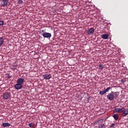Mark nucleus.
Instances as JSON below:
<instances>
[{"label":"nucleus","mask_w":128,"mask_h":128,"mask_svg":"<svg viewBox=\"0 0 128 128\" xmlns=\"http://www.w3.org/2000/svg\"><path fill=\"white\" fill-rule=\"evenodd\" d=\"M101 36L103 40H108V38L109 36L108 34H102Z\"/></svg>","instance_id":"9d476101"},{"label":"nucleus","mask_w":128,"mask_h":128,"mask_svg":"<svg viewBox=\"0 0 128 128\" xmlns=\"http://www.w3.org/2000/svg\"><path fill=\"white\" fill-rule=\"evenodd\" d=\"M113 118H114L115 120H118V114H114Z\"/></svg>","instance_id":"2eb2a0df"},{"label":"nucleus","mask_w":128,"mask_h":128,"mask_svg":"<svg viewBox=\"0 0 128 128\" xmlns=\"http://www.w3.org/2000/svg\"><path fill=\"white\" fill-rule=\"evenodd\" d=\"M3 100H10V96H12V95L10 94V92H6L3 95H2Z\"/></svg>","instance_id":"f03ea898"},{"label":"nucleus","mask_w":128,"mask_h":128,"mask_svg":"<svg viewBox=\"0 0 128 128\" xmlns=\"http://www.w3.org/2000/svg\"><path fill=\"white\" fill-rule=\"evenodd\" d=\"M4 21L0 20V26H4Z\"/></svg>","instance_id":"412c9836"},{"label":"nucleus","mask_w":128,"mask_h":128,"mask_svg":"<svg viewBox=\"0 0 128 128\" xmlns=\"http://www.w3.org/2000/svg\"><path fill=\"white\" fill-rule=\"evenodd\" d=\"M42 36L44 38H52V34L50 32H44L42 34Z\"/></svg>","instance_id":"20e7f679"},{"label":"nucleus","mask_w":128,"mask_h":128,"mask_svg":"<svg viewBox=\"0 0 128 128\" xmlns=\"http://www.w3.org/2000/svg\"><path fill=\"white\" fill-rule=\"evenodd\" d=\"M28 126L30 128H34V124L33 123H29Z\"/></svg>","instance_id":"6ab92c4d"},{"label":"nucleus","mask_w":128,"mask_h":128,"mask_svg":"<svg viewBox=\"0 0 128 128\" xmlns=\"http://www.w3.org/2000/svg\"><path fill=\"white\" fill-rule=\"evenodd\" d=\"M128 108L126 110L124 108V110L123 111V113L122 114V116L124 117L126 116H128Z\"/></svg>","instance_id":"1a4fd4ad"},{"label":"nucleus","mask_w":128,"mask_h":128,"mask_svg":"<svg viewBox=\"0 0 128 128\" xmlns=\"http://www.w3.org/2000/svg\"><path fill=\"white\" fill-rule=\"evenodd\" d=\"M99 68H100V70H104V65L100 64Z\"/></svg>","instance_id":"aec40b11"},{"label":"nucleus","mask_w":128,"mask_h":128,"mask_svg":"<svg viewBox=\"0 0 128 128\" xmlns=\"http://www.w3.org/2000/svg\"><path fill=\"white\" fill-rule=\"evenodd\" d=\"M102 122H104V119L101 118L98 120L96 121L95 124H102Z\"/></svg>","instance_id":"ddd939ff"},{"label":"nucleus","mask_w":128,"mask_h":128,"mask_svg":"<svg viewBox=\"0 0 128 128\" xmlns=\"http://www.w3.org/2000/svg\"><path fill=\"white\" fill-rule=\"evenodd\" d=\"M98 128H106V125L104 124H100L98 126Z\"/></svg>","instance_id":"f3484780"},{"label":"nucleus","mask_w":128,"mask_h":128,"mask_svg":"<svg viewBox=\"0 0 128 128\" xmlns=\"http://www.w3.org/2000/svg\"><path fill=\"white\" fill-rule=\"evenodd\" d=\"M8 0H3L1 2V6H3V8H4V6H8Z\"/></svg>","instance_id":"39448f33"},{"label":"nucleus","mask_w":128,"mask_h":128,"mask_svg":"<svg viewBox=\"0 0 128 128\" xmlns=\"http://www.w3.org/2000/svg\"><path fill=\"white\" fill-rule=\"evenodd\" d=\"M121 82H122L123 84L126 82V80L124 79L121 80Z\"/></svg>","instance_id":"393cba45"},{"label":"nucleus","mask_w":128,"mask_h":128,"mask_svg":"<svg viewBox=\"0 0 128 128\" xmlns=\"http://www.w3.org/2000/svg\"><path fill=\"white\" fill-rule=\"evenodd\" d=\"M24 80L22 78H20L16 82V84H24Z\"/></svg>","instance_id":"6e6552de"},{"label":"nucleus","mask_w":128,"mask_h":128,"mask_svg":"<svg viewBox=\"0 0 128 128\" xmlns=\"http://www.w3.org/2000/svg\"><path fill=\"white\" fill-rule=\"evenodd\" d=\"M114 126H116V124H112L111 126H110V128H114Z\"/></svg>","instance_id":"b1692460"},{"label":"nucleus","mask_w":128,"mask_h":128,"mask_svg":"<svg viewBox=\"0 0 128 128\" xmlns=\"http://www.w3.org/2000/svg\"><path fill=\"white\" fill-rule=\"evenodd\" d=\"M14 88L16 90H21V88H22V84H16L14 85Z\"/></svg>","instance_id":"423d86ee"},{"label":"nucleus","mask_w":128,"mask_h":128,"mask_svg":"<svg viewBox=\"0 0 128 128\" xmlns=\"http://www.w3.org/2000/svg\"><path fill=\"white\" fill-rule=\"evenodd\" d=\"M4 40L2 37H0V46L4 44Z\"/></svg>","instance_id":"4468645a"},{"label":"nucleus","mask_w":128,"mask_h":128,"mask_svg":"<svg viewBox=\"0 0 128 128\" xmlns=\"http://www.w3.org/2000/svg\"><path fill=\"white\" fill-rule=\"evenodd\" d=\"M18 4H22V0H18Z\"/></svg>","instance_id":"4be33fe9"},{"label":"nucleus","mask_w":128,"mask_h":128,"mask_svg":"<svg viewBox=\"0 0 128 128\" xmlns=\"http://www.w3.org/2000/svg\"><path fill=\"white\" fill-rule=\"evenodd\" d=\"M6 76H8V78H12V76H10V74H6Z\"/></svg>","instance_id":"5701e85b"},{"label":"nucleus","mask_w":128,"mask_h":128,"mask_svg":"<svg viewBox=\"0 0 128 128\" xmlns=\"http://www.w3.org/2000/svg\"><path fill=\"white\" fill-rule=\"evenodd\" d=\"M110 90H112V88L111 87H108L106 89L104 90H105V92H110Z\"/></svg>","instance_id":"dca6fc26"},{"label":"nucleus","mask_w":128,"mask_h":128,"mask_svg":"<svg viewBox=\"0 0 128 128\" xmlns=\"http://www.w3.org/2000/svg\"><path fill=\"white\" fill-rule=\"evenodd\" d=\"M94 32V28H90L88 30V34H92Z\"/></svg>","instance_id":"9b49d317"},{"label":"nucleus","mask_w":128,"mask_h":128,"mask_svg":"<svg viewBox=\"0 0 128 128\" xmlns=\"http://www.w3.org/2000/svg\"><path fill=\"white\" fill-rule=\"evenodd\" d=\"M124 108H116L114 110V112L122 113V112H124Z\"/></svg>","instance_id":"7ed1b4c3"},{"label":"nucleus","mask_w":128,"mask_h":128,"mask_svg":"<svg viewBox=\"0 0 128 128\" xmlns=\"http://www.w3.org/2000/svg\"><path fill=\"white\" fill-rule=\"evenodd\" d=\"M118 96H120V92H112L107 95V98L109 100H114V98H118Z\"/></svg>","instance_id":"f257e3e1"},{"label":"nucleus","mask_w":128,"mask_h":128,"mask_svg":"<svg viewBox=\"0 0 128 128\" xmlns=\"http://www.w3.org/2000/svg\"><path fill=\"white\" fill-rule=\"evenodd\" d=\"M43 78H44V80H50L52 78L51 74H45L42 76Z\"/></svg>","instance_id":"0eeeda50"},{"label":"nucleus","mask_w":128,"mask_h":128,"mask_svg":"<svg viewBox=\"0 0 128 128\" xmlns=\"http://www.w3.org/2000/svg\"><path fill=\"white\" fill-rule=\"evenodd\" d=\"M99 94H101L102 96H104V94H106V91L104 90L102 91V90L100 91Z\"/></svg>","instance_id":"a211bd4d"},{"label":"nucleus","mask_w":128,"mask_h":128,"mask_svg":"<svg viewBox=\"0 0 128 128\" xmlns=\"http://www.w3.org/2000/svg\"><path fill=\"white\" fill-rule=\"evenodd\" d=\"M2 126H4V128H8V126H10V123L4 122L2 124Z\"/></svg>","instance_id":"f8f14e48"}]
</instances>
